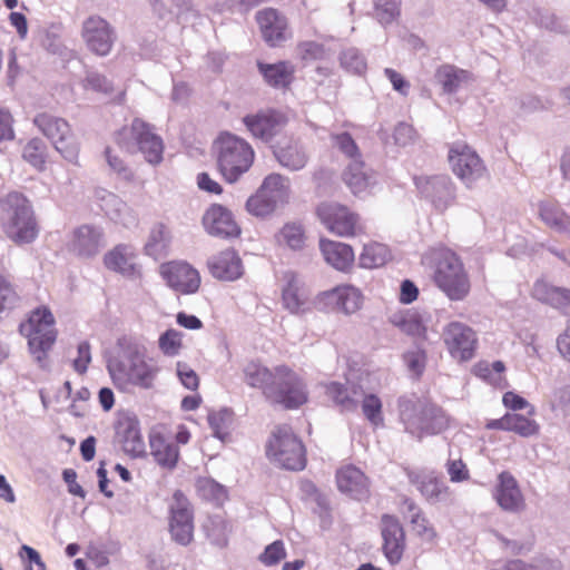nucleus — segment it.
<instances>
[{"label":"nucleus","mask_w":570,"mask_h":570,"mask_svg":"<svg viewBox=\"0 0 570 570\" xmlns=\"http://www.w3.org/2000/svg\"><path fill=\"white\" fill-rule=\"evenodd\" d=\"M0 227L17 245L30 244L38 237V220L24 194L17 190L0 194Z\"/></svg>","instance_id":"1"},{"label":"nucleus","mask_w":570,"mask_h":570,"mask_svg":"<svg viewBox=\"0 0 570 570\" xmlns=\"http://www.w3.org/2000/svg\"><path fill=\"white\" fill-rule=\"evenodd\" d=\"M399 412L405 431L420 440L440 434L451 425L450 415L441 406L416 396L401 397Z\"/></svg>","instance_id":"2"},{"label":"nucleus","mask_w":570,"mask_h":570,"mask_svg":"<svg viewBox=\"0 0 570 570\" xmlns=\"http://www.w3.org/2000/svg\"><path fill=\"white\" fill-rule=\"evenodd\" d=\"M18 331L27 340L28 351L35 362L45 367L59 335L50 307L40 305L31 309L19 324Z\"/></svg>","instance_id":"3"},{"label":"nucleus","mask_w":570,"mask_h":570,"mask_svg":"<svg viewBox=\"0 0 570 570\" xmlns=\"http://www.w3.org/2000/svg\"><path fill=\"white\" fill-rule=\"evenodd\" d=\"M433 282L453 302L464 301L471 293L470 275L460 256L449 248L433 253Z\"/></svg>","instance_id":"4"},{"label":"nucleus","mask_w":570,"mask_h":570,"mask_svg":"<svg viewBox=\"0 0 570 570\" xmlns=\"http://www.w3.org/2000/svg\"><path fill=\"white\" fill-rule=\"evenodd\" d=\"M213 149L217 170L228 184L236 183L250 169L255 160V151L250 144L230 132L219 134Z\"/></svg>","instance_id":"5"},{"label":"nucleus","mask_w":570,"mask_h":570,"mask_svg":"<svg viewBox=\"0 0 570 570\" xmlns=\"http://www.w3.org/2000/svg\"><path fill=\"white\" fill-rule=\"evenodd\" d=\"M118 148L127 154L140 153L147 163L158 165L163 160L164 141L153 125L135 118L114 135Z\"/></svg>","instance_id":"6"},{"label":"nucleus","mask_w":570,"mask_h":570,"mask_svg":"<svg viewBox=\"0 0 570 570\" xmlns=\"http://www.w3.org/2000/svg\"><path fill=\"white\" fill-rule=\"evenodd\" d=\"M108 372L115 386L121 392H128L132 387L151 389L159 368L147 362L142 355L132 353L109 361Z\"/></svg>","instance_id":"7"},{"label":"nucleus","mask_w":570,"mask_h":570,"mask_svg":"<svg viewBox=\"0 0 570 570\" xmlns=\"http://www.w3.org/2000/svg\"><path fill=\"white\" fill-rule=\"evenodd\" d=\"M276 377L267 401L285 410H297L308 402L305 379L287 364L275 366Z\"/></svg>","instance_id":"8"},{"label":"nucleus","mask_w":570,"mask_h":570,"mask_svg":"<svg viewBox=\"0 0 570 570\" xmlns=\"http://www.w3.org/2000/svg\"><path fill=\"white\" fill-rule=\"evenodd\" d=\"M267 456L281 468L292 471L306 465V450L303 442L287 424L275 428L266 446Z\"/></svg>","instance_id":"9"},{"label":"nucleus","mask_w":570,"mask_h":570,"mask_svg":"<svg viewBox=\"0 0 570 570\" xmlns=\"http://www.w3.org/2000/svg\"><path fill=\"white\" fill-rule=\"evenodd\" d=\"M316 215L325 228L337 237L354 238L366 233L361 216L346 205L322 203Z\"/></svg>","instance_id":"10"},{"label":"nucleus","mask_w":570,"mask_h":570,"mask_svg":"<svg viewBox=\"0 0 570 570\" xmlns=\"http://www.w3.org/2000/svg\"><path fill=\"white\" fill-rule=\"evenodd\" d=\"M448 161L452 173L466 186L488 177V169L479 154L466 142L449 146Z\"/></svg>","instance_id":"11"},{"label":"nucleus","mask_w":570,"mask_h":570,"mask_svg":"<svg viewBox=\"0 0 570 570\" xmlns=\"http://www.w3.org/2000/svg\"><path fill=\"white\" fill-rule=\"evenodd\" d=\"M168 531L171 540L183 547L194 541V508L181 490H176L168 507Z\"/></svg>","instance_id":"12"},{"label":"nucleus","mask_w":570,"mask_h":570,"mask_svg":"<svg viewBox=\"0 0 570 570\" xmlns=\"http://www.w3.org/2000/svg\"><path fill=\"white\" fill-rule=\"evenodd\" d=\"M33 122L66 159L73 161L78 158L79 145L65 119L42 112L36 116Z\"/></svg>","instance_id":"13"},{"label":"nucleus","mask_w":570,"mask_h":570,"mask_svg":"<svg viewBox=\"0 0 570 570\" xmlns=\"http://www.w3.org/2000/svg\"><path fill=\"white\" fill-rule=\"evenodd\" d=\"M81 38L94 56L107 57L114 49L117 35L109 21L98 14H91L82 22Z\"/></svg>","instance_id":"14"},{"label":"nucleus","mask_w":570,"mask_h":570,"mask_svg":"<svg viewBox=\"0 0 570 570\" xmlns=\"http://www.w3.org/2000/svg\"><path fill=\"white\" fill-rule=\"evenodd\" d=\"M442 338L452 358L468 362L475 356L478 336L469 325L458 321L450 322L443 328Z\"/></svg>","instance_id":"15"},{"label":"nucleus","mask_w":570,"mask_h":570,"mask_svg":"<svg viewBox=\"0 0 570 570\" xmlns=\"http://www.w3.org/2000/svg\"><path fill=\"white\" fill-rule=\"evenodd\" d=\"M191 434L185 425H179L175 434L176 444L163 432L155 431L149 436L150 454L161 468L174 469L179 460L178 445L190 441Z\"/></svg>","instance_id":"16"},{"label":"nucleus","mask_w":570,"mask_h":570,"mask_svg":"<svg viewBox=\"0 0 570 570\" xmlns=\"http://www.w3.org/2000/svg\"><path fill=\"white\" fill-rule=\"evenodd\" d=\"M159 273L173 291L181 295L195 294L200 287V274L185 261H171L160 265Z\"/></svg>","instance_id":"17"},{"label":"nucleus","mask_w":570,"mask_h":570,"mask_svg":"<svg viewBox=\"0 0 570 570\" xmlns=\"http://www.w3.org/2000/svg\"><path fill=\"white\" fill-rule=\"evenodd\" d=\"M382 552L390 564L401 562L406 550V535L399 518L384 513L380 520Z\"/></svg>","instance_id":"18"},{"label":"nucleus","mask_w":570,"mask_h":570,"mask_svg":"<svg viewBox=\"0 0 570 570\" xmlns=\"http://www.w3.org/2000/svg\"><path fill=\"white\" fill-rule=\"evenodd\" d=\"M106 269L131 279L142 277L141 265L138 263L136 248L130 244H117L102 257Z\"/></svg>","instance_id":"19"},{"label":"nucleus","mask_w":570,"mask_h":570,"mask_svg":"<svg viewBox=\"0 0 570 570\" xmlns=\"http://www.w3.org/2000/svg\"><path fill=\"white\" fill-rule=\"evenodd\" d=\"M243 122L253 137L268 141L286 127L288 119L279 110L265 109L245 116Z\"/></svg>","instance_id":"20"},{"label":"nucleus","mask_w":570,"mask_h":570,"mask_svg":"<svg viewBox=\"0 0 570 570\" xmlns=\"http://www.w3.org/2000/svg\"><path fill=\"white\" fill-rule=\"evenodd\" d=\"M202 223L205 230L215 237L237 238L242 233L233 213L220 204H212L204 213Z\"/></svg>","instance_id":"21"},{"label":"nucleus","mask_w":570,"mask_h":570,"mask_svg":"<svg viewBox=\"0 0 570 570\" xmlns=\"http://www.w3.org/2000/svg\"><path fill=\"white\" fill-rule=\"evenodd\" d=\"M255 20L264 41L269 47H278L289 37L288 21L276 9L266 8L259 10L255 16Z\"/></svg>","instance_id":"22"},{"label":"nucleus","mask_w":570,"mask_h":570,"mask_svg":"<svg viewBox=\"0 0 570 570\" xmlns=\"http://www.w3.org/2000/svg\"><path fill=\"white\" fill-rule=\"evenodd\" d=\"M207 267L214 278L224 282H234L244 274L242 258L234 248H226L213 255L207 262Z\"/></svg>","instance_id":"23"},{"label":"nucleus","mask_w":570,"mask_h":570,"mask_svg":"<svg viewBox=\"0 0 570 570\" xmlns=\"http://www.w3.org/2000/svg\"><path fill=\"white\" fill-rule=\"evenodd\" d=\"M102 245V229L86 224L73 229L69 242V249L79 257L89 258L96 256Z\"/></svg>","instance_id":"24"},{"label":"nucleus","mask_w":570,"mask_h":570,"mask_svg":"<svg viewBox=\"0 0 570 570\" xmlns=\"http://www.w3.org/2000/svg\"><path fill=\"white\" fill-rule=\"evenodd\" d=\"M389 322L414 341L424 342L428 340V320L423 313L415 308L397 311L390 316Z\"/></svg>","instance_id":"25"},{"label":"nucleus","mask_w":570,"mask_h":570,"mask_svg":"<svg viewBox=\"0 0 570 570\" xmlns=\"http://www.w3.org/2000/svg\"><path fill=\"white\" fill-rule=\"evenodd\" d=\"M423 196L439 210L446 209L455 199V186L449 176L421 179L417 183Z\"/></svg>","instance_id":"26"},{"label":"nucleus","mask_w":570,"mask_h":570,"mask_svg":"<svg viewBox=\"0 0 570 570\" xmlns=\"http://www.w3.org/2000/svg\"><path fill=\"white\" fill-rule=\"evenodd\" d=\"M321 301L344 314L356 313L363 304V295L353 285H340L321 294Z\"/></svg>","instance_id":"27"},{"label":"nucleus","mask_w":570,"mask_h":570,"mask_svg":"<svg viewBox=\"0 0 570 570\" xmlns=\"http://www.w3.org/2000/svg\"><path fill=\"white\" fill-rule=\"evenodd\" d=\"M116 440L120 448L132 458L145 453V442L137 419L124 417L116 425Z\"/></svg>","instance_id":"28"},{"label":"nucleus","mask_w":570,"mask_h":570,"mask_svg":"<svg viewBox=\"0 0 570 570\" xmlns=\"http://www.w3.org/2000/svg\"><path fill=\"white\" fill-rule=\"evenodd\" d=\"M320 250L325 262L340 272H350L354 266L355 254L348 244L321 237Z\"/></svg>","instance_id":"29"},{"label":"nucleus","mask_w":570,"mask_h":570,"mask_svg":"<svg viewBox=\"0 0 570 570\" xmlns=\"http://www.w3.org/2000/svg\"><path fill=\"white\" fill-rule=\"evenodd\" d=\"M341 177L356 197L364 196L363 194L370 191L375 184L372 171L366 168L362 158L350 161L343 169Z\"/></svg>","instance_id":"30"},{"label":"nucleus","mask_w":570,"mask_h":570,"mask_svg":"<svg viewBox=\"0 0 570 570\" xmlns=\"http://www.w3.org/2000/svg\"><path fill=\"white\" fill-rule=\"evenodd\" d=\"M494 497L503 510L517 512L524 508V500L518 482L509 472L499 474V483Z\"/></svg>","instance_id":"31"},{"label":"nucleus","mask_w":570,"mask_h":570,"mask_svg":"<svg viewBox=\"0 0 570 570\" xmlns=\"http://www.w3.org/2000/svg\"><path fill=\"white\" fill-rule=\"evenodd\" d=\"M275 377V367L269 368L259 361H249L243 367L244 382L248 386L259 390L266 399L273 387Z\"/></svg>","instance_id":"32"},{"label":"nucleus","mask_w":570,"mask_h":570,"mask_svg":"<svg viewBox=\"0 0 570 570\" xmlns=\"http://www.w3.org/2000/svg\"><path fill=\"white\" fill-rule=\"evenodd\" d=\"M403 507L411 513L409 523L414 535L423 542L435 543L438 532L422 509L410 498H404Z\"/></svg>","instance_id":"33"},{"label":"nucleus","mask_w":570,"mask_h":570,"mask_svg":"<svg viewBox=\"0 0 570 570\" xmlns=\"http://www.w3.org/2000/svg\"><path fill=\"white\" fill-rule=\"evenodd\" d=\"M257 68L265 82L277 89H286L294 80L295 67L289 61L265 63L257 61Z\"/></svg>","instance_id":"34"},{"label":"nucleus","mask_w":570,"mask_h":570,"mask_svg":"<svg viewBox=\"0 0 570 570\" xmlns=\"http://www.w3.org/2000/svg\"><path fill=\"white\" fill-rule=\"evenodd\" d=\"M532 295L540 302H543L563 313H570V289L558 287L546 281H538L533 285Z\"/></svg>","instance_id":"35"},{"label":"nucleus","mask_w":570,"mask_h":570,"mask_svg":"<svg viewBox=\"0 0 570 570\" xmlns=\"http://www.w3.org/2000/svg\"><path fill=\"white\" fill-rule=\"evenodd\" d=\"M538 214L543 224L557 233H570V215L558 202L542 200L538 204Z\"/></svg>","instance_id":"36"},{"label":"nucleus","mask_w":570,"mask_h":570,"mask_svg":"<svg viewBox=\"0 0 570 570\" xmlns=\"http://www.w3.org/2000/svg\"><path fill=\"white\" fill-rule=\"evenodd\" d=\"M412 482L422 497L430 503L441 502L450 495L449 487L432 472L419 474Z\"/></svg>","instance_id":"37"},{"label":"nucleus","mask_w":570,"mask_h":570,"mask_svg":"<svg viewBox=\"0 0 570 570\" xmlns=\"http://www.w3.org/2000/svg\"><path fill=\"white\" fill-rule=\"evenodd\" d=\"M336 483L342 492L360 495L367 492V478L354 465H345L336 472Z\"/></svg>","instance_id":"38"},{"label":"nucleus","mask_w":570,"mask_h":570,"mask_svg":"<svg viewBox=\"0 0 570 570\" xmlns=\"http://www.w3.org/2000/svg\"><path fill=\"white\" fill-rule=\"evenodd\" d=\"M279 246L292 250H303L306 246L307 236L305 228L299 223H286L276 235Z\"/></svg>","instance_id":"39"},{"label":"nucleus","mask_w":570,"mask_h":570,"mask_svg":"<svg viewBox=\"0 0 570 570\" xmlns=\"http://www.w3.org/2000/svg\"><path fill=\"white\" fill-rule=\"evenodd\" d=\"M326 395L331 399L341 411H354L357 407V389H348L338 382H332L326 385Z\"/></svg>","instance_id":"40"},{"label":"nucleus","mask_w":570,"mask_h":570,"mask_svg":"<svg viewBox=\"0 0 570 570\" xmlns=\"http://www.w3.org/2000/svg\"><path fill=\"white\" fill-rule=\"evenodd\" d=\"M205 531L213 544L225 548L232 532V523L222 514L210 515L205 524Z\"/></svg>","instance_id":"41"},{"label":"nucleus","mask_w":570,"mask_h":570,"mask_svg":"<svg viewBox=\"0 0 570 570\" xmlns=\"http://www.w3.org/2000/svg\"><path fill=\"white\" fill-rule=\"evenodd\" d=\"M505 366L503 362L495 361L489 363L487 361H480L473 366V373L490 383L495 387L503 389L507 386V380L504 376Z\"/></svg>","instance_id":"42"},{"label":"nucleus","mask_w":570,"mask_h":570,"mask_svg":"<svg viewBox=\"0 0 570 570\" xmlns=\"http://www.w3.org/2000/svg\"><path fill=\"white\" fill-rule=\"evenodd\" d=\"M390 259V249L386 245L371 242L364 245L360 255V265L364 268H377Z\"/></svg>","instance_id":"43"},{"label":"nucleus","mask_w":570,"mask_h":570,"mask_svg":"<svg viewBox=\"0 0 570 570\" xmlns=\"http://www.w3.org/2000/svg\"><path fill=\"white\" fill-rule=\"evenodd\" d=\"M196 490L200 498L222 505L228 499L226 488L212 478H199L196 481Z\"/></svg>","instance_id":"44"},{"label":"nucleus","mask_w":570,"mask_h":570,"mask_svg":"<svg viewBox=\"0 0 570 570\" xmlns=\"http://www.w3.org/2000/svg\"><path fill=\"white\" fill-rule=\"evenodd\" d=\"M262 191L265 195L274 200L277 205L281 202H284L288 197L289 184L288 179L283 177L279 174H271L263 180L261 185Z\"/></svg>","instance_id":"45"},{"label":"nucleus","mask_w":570,"mask_h":570,"mask_svg":"<svg viewBox=\"0 0 570 570\" xmlns=\"http://www.w3.org/2000/svg\"><path fill=\"white\" fill-rule=\"evenodd\" d=\"M283 304L291 313H299L306 302L304 292L302 291L297 279L292 276L283 289Z\"/></svg>","instance_id":"46"},{"label":"nucleus","mask_w":570,"mask_h":570,"mask_svg":"<svg viewBox=\"0 0 570 570\" xmlns=\"http://www.w3.org/2000/svg\"><path fill=\"white\" fill-rule=\"evenodd\" d=\"M276 157L282 166L292 170H299L307 163L306 154L297 145H288L278 149Z\"/></svg>","instance_id":"47"},{"label":"nucleus","mask_w":570,"mask_h":570,"mask_svg":"<svg viewBox=\"0 0 570 570\" xmlns=\"http://www.w3.org/2000/svg\"><path fill=\"white\" fill-rule=\"evenodd\" d=\"M22 157L35 168L42 170L47 161V146L40 138L30 139L22 150Z\"/></svg>","instance_id":"48"},{"label":"nucleus","mask_w":570,"mask_h":570,"mask_svg":"<svg viewBox=\"0 0 570 570\" xmlns=\"http://www.w3.org/2000/svg\"><path fill=\"white\" fill-rule=\"evenodd\" d=\"M232 420L233 413L227 409L213 411L207 415V421L214 432V435L222 441H225L229 438V426Z\"/></svg>","instance_id":"49"},{"label":"nucleus","mask_w":570,"mask_h":570,"mask_svg":"<svg viewBox=\"0 0 570 570\" xmlns=\"http://www.w3.org/2000/svg\"><path fill=\"white\" fill-rule=\"evenodd\" d=\"M276 204L274 200L268 198L262 188L259 187L257 191L252 195L246 202V209L254 216L265 217L272 214L276 209Z\"/></svg>","instance_id":"50"},{"label":"nucleus","mask_w":570,"mask_h":570,"mask_svg":"<svg viewBox=\"0 0 570 570\" xmlns=\"http://www.w3.org/2000/svg\"><path fill=\"white\" fill-rule=\"evenodd\" d=\"M436 76L444 91L453 92L468 78V72L453 66H442L438 70Z\"/></svg>","instance_id":"51"},{"label":"nucleus","mask_w":570,"mask_h":570,"mask_svg":"<svg viewBox=\"0 0 570 570\" xmlns=\"http://www.w3.org/2000/svg\"><path fill=\"white\" fill-rule=\"evenodd\" d=\"M508 431L514 432L523 438L538 433L539 425L534 420L517 413H508Z\"/></svg>","instance_id":"52"},{"label":"nucleus","mask_w":570,"mask_h":570,"mask_svg":"<svg viewBox=\"0 0 570 570\" xmlns=\"http://www.w3.org/2000/svg\"><path fill=\"white\" fill-rule=\"evenodd\" d=\"M383 404L381 399L375 394H366L362 401V411L364 416L373 426L383 424L382 414Z\"/></svg>","instance_id":"53"},{"label":"nucleus","mask_w":570,"mask_h":570,"mask_svg":"<svg viewBox=\"0 0 570 570\" xmlns=\"http://www.w3.org/2000/svg\"><path fill=\"white\" fill-rule=\"evenodd\" d=\"M331 138L333 147L340 150L350 161L362 158L360 148L348 132L335 134Z\"/></svg>","instance_id":"54"},{"label":"nucleus","mask_w":570,"mask_h":570,"mask_svg":"<svg viewBox=\"0 0 570 570\" xmlns=\"http://www.w3.org/2000/svg\"><path fill=\"white\" fill-rule=\"evenodd\" d=\"M158 344L165 355L175 356L183 347V334L177 330L169 328L160 335Z\"/></svg>","instance_id":"55"},{"label":"nucleus","mask_w":570,"mask_h":570,"mask_svg":"<svg viewBox=\"0 0 570 570\" xmlns=\"http://www.w3.org/2000/svg\"><path fill=\"white\" fill-rule=\"evenodd\" d=\"M341 65L355 73H362L366 70L365 59L356 49L352 48L342 52Z\"/></svg>","instance_id":"56"},{"label":"nucleus","mask_w":570,"mask_h":570,"mask_svg":"<svg viewBox=\"0 0 570 570\" xmlns=\"http://www.w3.org/2000/svg\"><path fill=\"white\" fill-rule=\"evenodd\" d=\"M176 373L179 382L188 390L196 391L199 387L198 374L186 362L178 361L176 363Z\"/></svg>","instance_id":"57"},{"label":"nucleus","mask_w":570,"mask_h":570,"mask_svg":"<svg viewBox=\"0 0 570 570\" xmlns=\"http://www.w3.org/2000/svg\"><path fill=\"white\" fill-rule=\"evenodd\" d=\"M83 87L102 94H110L114 90L112 82L105 75L96 71L87 73Z\"/></svg>","instance_id":"58"},{"label":"nucleus","mask_w":570,"mask_h":570,"mask_svg":"<svg viewBox=\"0 0 570 570\" xmlns=\"http://www.w3.org/2000/svg\"><path fill=\"white\" fill-rule=\"evenodd\" d=\"M18 299L19 296L13 285L0 274V314L12 308Z\"/></svg>","instance_id":"59"},{"label":"nucleus","mask_w":570,"mask_h":570,"mask_svg":"<svg viewBox=\"0 0 570 570\" xmlns=\"http://www.w3.org/2000/svg\"><path fill=\"white\" fill-rule=\"evenodd\" d=\"M286 557L284 543L281 540L268 544L259 556V561L265 566H275Z\"/></svg>","instance_id":"60"},{"label":"nucleus","mask_w":570,"mask_h":570,"mask_svg":"<svg viewBox=\"0 0 570 570\" xmlns=\"http://www.w3.org/2000/svg\"><path fill=\"white\" fill-rule=\"evenodd\" d=\"M404 361L410 372L419 379L424 372L426 365V353L423 350H416L404 354Z\"/></svg>","instance_id":"61"},{"label":"nucleus","mask_w":570,"mask_h":570,"mask_svg":"<svg viewBox=\"0 0 570 570\" xmlns=\"http://www.w3.org/2000/svg\"><path fill=\"white\" fill-rule=\"evenodd\" d=\"M446 469L452 482H462L470 476L469 470L462 460H450Z\"/></svg>","instance_id":"62"},{"label":"nucleus","mask_w":570,"mask_h":570,"mask_svg":"<svg viewBox=\"0 0 570 570\" xmlns=\"http://www.w3.org/2000/svg\"><path fill=\"white\" fill-rule=\"evenodd\" d=\"M90 361V345L88 342H81L78 345V356L73 361V367L78 373L82 374L87 371Z\"/></svg>","instance_id":"63"},{"label":"nucleus","mask_w":570,"mask_h":570,"mask_svg":"<svg viewBox=\"0 0 570 570\" xmlns=\"http://www.w3.org/2000/svg\"><path fill=\"white\" fill-rule=\"evenodd\" d=\"M557 348L560 355L570 363V320L563 332L557 338Z\"/></svg>","instance_id":"64"}]
</instances>
